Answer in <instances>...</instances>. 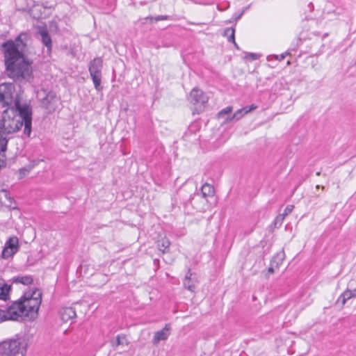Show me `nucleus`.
<instances>
[{
	"label": "nucleus",
	"instance_id": "4be33fe9",
	"mask_svg": "<svg viewBox=\"0 0 356 356\" xmlns=\"http://www.w3.org/2000/svg\"><path fill=\"white\" fill-rule=\"evenodd\" d=\"M112 346L115 348H117L118 346L120 345H128L127 340L126 339V337L124 335H118L116 337L115 341H113L111 342Z\"/></svg>",
	"mask_w": 356,
	"mask_h": 356
},
{
	"label": "nucleus",
	"instance_id": "bb28decb",
	"mask_svg": "<svg viewBox=\"0 0 356 356\" xmlns=\"http://www.w3.org/2000/svg\"><path fill=\"white\" fill-rule=\"evenodd\" d=\"M293 208H294V207L293 205L286 206V207L284 209V212L282 214L284 215V216L289 215V213H291L292 212Z\"/></svg>",
	"mask_w": 356,
	"mask_h": 356
},
{
	"label": "nucleus",
	"instance_id": "c756f323",
	"mask_svg": "<svg viewBox=\"0 0 356 356\" xmlns=\"http://www.w3.org/2000/svg\"><path fill=\"white\" fill-rule=\"evenodd\" d=\"M234 34H235V30L232 32L231 35H229V36L227 37V40L229 42H232V43H235V36H234Z\"/></svg>",
	"mask_w": 356,
	"mask_h": 356
},
{
	"label": "nucleus",
	"instance_id": "c85d7f7f",
	"mask_svg": "<svg viewBox=\"0 0 356 356\" xmlns=\"http://www.w3.org/2000/svg\"><path fill=\"white\" fill-rule=\"evenodd\" d=\"M168 15H158L157 17H154V19L156 22L160 21V20H166L168 19Z\"/></svg>",
	"mask_w": 356,
	"mask_h": 356
},
{
	"label": "nucleus",
	"instance_id": "4c0bfd02",
	"mask_svg": "<svg viewBox=\"0 0 356 356\" xmlns=\"http://www.w3.org/2000/svg\"><path fill=\"white\" fill-rule=\"evenodd\" d=\"M320 174H321V172H316V175H317V176H319V175H320Z\"/></svg>",
	"mask_w": 356,
	"mask_h": 356
},
{
	"label": "nucleus",
	"instance_id": "423d86ee",
	"mask_svg": "<svg viewBox=\"0 0 356 356\" xmlns=\"http://www.w3.org/2000/svg\"><path fill=\"white\" fill-rule=\"evenodd\" d=\"M102 67L103 60L99 57L95 58L90 62V75L92 78L95 89L98 91H100L102 89V87L101 86Z\"/></svg>",
	"mask_w": 356,
	"mask_h": 356
},
{
	"label": "nucleus",
	"instance_id": "7ed1b4c3",
	"mask_svg": "<svg viewBox=\"0 0 356 356\" xmlns=\"http://www.w3.org/2000/svg\"><path fill=\"white\" fill-rule=\"evenodd\" d=\"M27 346L26 339L17 334L0 343V356H25Z\"/></svg>",
	"mask_w": 356,
	"mask_h": 356
},
{
	"label": "nucleus",
	"instance_id": "c9c22d12",
	"mask_svg": "<svg viewBox=\"0 0 356 356\" xmlns=\"http://www.w3.org/2000/svg\"><path fill=\"white\" fill-rule=\"evenodd\" d=\"M273 271H274V270H273V267H270V268H268V272H270V273H273Z\"/></svg>",
	"mask_w": 356,
	"mask_h": 356
},
{
	"label": "nucleus",
	"instance_id": "0eeeda50",
	"mask_svg": "<svg viewBox=\"0 0 356 356\" xmlns=\"http://www.w3.org/2000/svg\"><path fill=\"white\" fill-rule=\"evenodd\" d=\"M188 99L195 106V109L199 113L203 111L209 98L202 90L194 88L191 91Z\"/></svg>",
	"mask_w": 356,
	"mask_h": 356
},
{
	"label": "nucleus",
	"instance_id": "473e14b6",
	"mask_svg": "<svg viewBox=\"0 0 356 356\" xmlns=\"http://www.w3.org/2000/svg\"><path fill=\"white\" fill-rule=\"evenodd\" d=\"M188 24H193V25H200V26L204 24V23H195V22H188Z\"/></svg>",
	"mask_w": 356,
	"mask_h": 356
},
{
	"label": "nucleus",
	"instance_id": "1a4fd4ad",
	"mask_svg": "<svg viewBox=\"0 0 356 356\" xmlns=\"http://www.w3.org/2000/svg\"><path fill=\"white\" fill-rule=\"evenodd\" d=\"M6 309L8 320H19V318L26 317V309H24V306H23L20 298L17 301L13 302L10 306H6Z\"/></svg>",
	"mask_w": 356,
	"mask_h": 356
},
{
	"label": "nucleus",
	"instance_id": "a211bd4d",
	"mask_svg": "<svg viewBox=\"0 0 356 356\" xmlns=\"http://www.w3.org/2000/svg\"><path fill=\"white\" fill-rule=\"evenodd\" d=\"M201 193L204 197H211L215 193L214 188L212 185L205 183L201 187Z\"/></svg>",
	"mask_w": 356,
	"mask_h": 356
},
{
	"label": "nucleus",
	"instance_id": "393cba45",
	"mask_svg": "<svg viewBox=\"0 0 356 356\" xmlns=\"http://www.w3.org/2000/svg\"><path fill=\"white\" fill-rule=\"evenodd\" d=\"M284 218L285 216L283 214L278 215L273 221L274 225L275 227L277 225L280 226L282 224Z\"/></svg>",
	"mask_w": 356,
	"mask_h": 356
},
{
	"label": "nucleus",
	"instance_id": "e433bc0d",
	"mask_svg": "<svg viewBox=\"0 0 356 356\" xmlns=\"http://www.w3.org/2000/svg\"><path fill=\"white\" fill-rule=\"evenodd\" d=\"M233 44H234V47H235L236 49H239L236 42H235V43H233Z\"/></svg>",
	"mask_w": 356,
	"mask_h": 356
},
{
	"label": "nucleus",
	"instance_id": "f704fd0d",
	"mask_svg": "<svg viewBox=\"0 0 356 356\" xmlns=\"http://www.w3.org/2000/svg\"><path fill=\"white\" fill-rule=\"evenodd\" d=\"M283 256H284V253H283V252H282V253H280V254H278L277 255V257H280V260H281V261H282V260H283Z\"/></svg>",
	"mask_w": 356,
	"mask_h": 356
},
{
	"label": "nucleus",
	"instance_id": "dca6fc26",
	"mask_svg": "<svg viewBox=\"0 0 356 356\" xmlns=\"http://www.w3.org/2000/svg\"><path fill=\"white\" fill-rule=\"evenodd\" d=\"M10 287L4 280L0 279V300H6L9 298Z\"/></svg>",
	"mask_w": 356,
	"mask_h": 356
},
{
	"label": "nucleus",
	"instance_id": "72a5a7b5",
	"mask_svg": "<svg viewBox=\"0 0 356 356\" xmlns=\"http://www.w3.org/2000/svg\"><path fill=\"white\" fill-rule=\"evenodd\" d=\"M243 13V12H242L241 13H240L239 15H238L235 17V20L236 21V20L239 19L241 17V16H242Z\"/></svg>",
	"mask_w": 356,
	"mask_h": 356
},
{
	"label": "nucleus",
	"instance_id": "39448f33",
	"mask_svg": "<svg viewBox=\"0 0 356 356\" xmlns=\"http://www.w3.org/2000/svg\"><path fill=\"white\" fill-rule=\"evenodd\" d=\"M15 87L13 83H2L0 84V105L3 107H14Z\"/></svg>",
	"mask_w": 356,
	"mask_h": 356
},
{
	"label": "nucleus",
	"instance_id": "b1692460",
	"mask_svg": "<svg viewBox=\"0 0 356 356\" xmlns=\"http://www.w3.org/2000/svg\"><path fill=\"white\" fill-rule=\"evenodd\" d=\"M232 106H231L225 108L218 113V118H222L225 115L229 114L232 111Z\"/></svg>",
	"mask_w": 356,
	"mask_h": 356
},
{
	"label": "nucleus",
	"instance_id": "f3484780",
	"mask_svg": "<svg viewBox=\"0 0 356 356\" xmlns=\"http://www.w3.org/2000/svg\"><path fill=\"white\" fill-rule=\"evenodd\" d=\"M170 245V241L166 237H163L158 241L157 247L163 254L169 252V248Z\"/></svg>",
	"mask_w": 356,
	"mask_h": 356
},
{
	"label": "nucleus",
	"instance_id": "7c9ffc66",
	"mask_svg": "<svg viewBox=\"0 0 356 356\" xmlns=\"http://www.w3.org/2000/svg\"><path fill=\"white\" fill-rule=\"evenodd\" d=\"M288 53H284V54H280V56H275V58L280 61L284 59L286 55H287Z\"/></svg>",
	"mask_w": 356,
	"mask_h": 356
},
{
	"label": "nucleus",
	"instance_id": "f03ea898",
	"mask_svg": "<svg viewBox=\"0 0 356 356\" xmlns=\"http://www.w3.org/2000/svg\"><path fill=\"white\" fill-rule=\"evenodd\" d=\"M32 113L27 105L22 106L19 101L16 100L15 107H8L0 115V140L5 139L6 144L9 135L18 131L22 125L24 126V134L30 136L31 133Z\"/></svg>",
	"mask_w": 356,
	"mask_h": 356
},
{
	"label": "nucleus",
	"instance_id": "412c9836",
	"mask_svg": "<svg viewBox=\"0 0 356 356\" xmlns=\"http://www.w3.org/2000/svg\"><path fill=\"white\" fill-rule=\"evenodd\" d=\"M245 109L243 108L238 109L237 111H236L233 115L227 117L225 122L227 123L231 122L233 120H235L236 121L240 120L244 115H245Z\"/></svg>",
	"mask_w": 356,
	"mask_h": 356
},
{
	"label": "nucleus",
	"instance_id": "2f4dec72",
	"mask_svg": "<svg viewBox=\"0 0 356 356\" xmlns=\"http://www.w3.org/2000/svg\"><path fill=\"white\" fill-rule=\"evenodd\" d=\"M248 58H251L252 60H256L257 59V55L253 53L250 54L248 56Z\"/></svg>",
	"mask_w": 356,
	"mask_h": 356
},
{
	"label": "nucleus",
	"instance_id": "ddd939ff",
	"mask_svg": "<svg viewBox=\"0 0 356 356\" xmlns=\"http://www.w3.org/2000/svg\"><path fill=\"white\" fill-rule=\"evenodd\" d=\"M60 318L63 321L67 322L76 316L75 309L72 307H64L60 311Z\"/></svg>",
	"mask_w": 356,
	"mask_h": 356
},
{
	"label": "nucleus",
	"instance_id": "20e7f679",
	"mask_svg": "<svg viewBox=\"0 0 356 356\" xmlns=\"http://www.w3.org/2000/svg\"><path fill=\"white\" fill-rule=\"evenodd\" d=\"M24 309H26V317L34 318L37 316L40 305L42 302V292L40 289L35 288L31 291H26L20 298Z\"/></svg>",
	"mask_w": 356,
	"mask_h": 356
},
{
	"label": "nucleus",
	"instance_id": "aec40b11",
	"mask_svg": "<svg viewBox=\"0 0 356 356\" xmlns=\"http://www.w3.org/2000/svg\"><path fill=\"white\" fill-rule=\"evenodd\" d=\"M6 148V142L5 139L0 140V168L5 165V152Z\"/></svg>",
	"mask_w": 356,
	"mask_h": 356
},
{
	"label": "nucleus",
	"instance_id": "5701e85b",
	"mask_svg": "<svg viewBox=\"0 0 356 356\" xmlns=\"http://www.w3.org/2000/svg\"><path fill=\"white\" fill-rule=\"evenodd\" d=\"M7 317L8 316H7L6 306L1 305L0 307V323L2 321H4L8 320V318H7Z\"/></svg>",
	"mask_w": 356,
	"mask_h": 356
},
{
	"label": "nucleus",
	"instance_id": "6ab92c4d",
	"mask_svg": "<svg viewBox=\"0 0 356 356\" xmlns=\"http://www.w3.org/2000/svg\"><path fill=\"white\" fill-rule=\"evenodd\" d=\"M13 280L14 283H20L24 285L31 284L33 282V279L31 275L14 277Z\"/></svg>",
	"mask_w": 356,
	"mask_h": 356
},
{
	"label": "nucleus",
	"instance_id": "4468645a",
	"mask_svg": "<svg viewBox=\"0 0 356 356\" xmlns=\"http://www.w3.org/2000/svg\"><path fill=\"white\" fill-rule=\"evenodd\" d=\"M38 35L41 38L42 42L47 47V50L51 49V38L49 34L48 31L45 28H41L38 31Z\"/></svg>",
	"mask_w": 356,
	"mask_h": 356
},
{
	"label": "nucleus",
	"instance_id": "9d476101",
	"mask_svg": "<svg viewBox=\"0 0 356 356\" xmlns=\"http://www.w3.org/2000/svg\"><path fill=\"white\" fill-rule=\"evenodd\" d=\"M19 250V240L17 236L10 237L5 243L2 250V257L8 259L13 256Z\"/></svg>",
	"mask_w": 356,
	"mask_h": 356
},
{
	"label": "nucleus",
	"instance_id": "2eb2a0df",
	"mask_svg": "<svg viewBox=\"0 0 356 356\" xmlns=\"http://www.w3.org/2000/svg\"><path fill=\"white\" fill-rule=\"evenodd\" d=\"M354 298H356V289H346L338 298L337 302L344 305L347 300Z\"/></svg>",
	"mask_w": 356,
	"mask_h": 356
},
{
	"label": "nucleus",
	"instance_id": "6e6552de",
	"mask_svg": "<svg viewBox=\"0 0 356 356\" xmlns=\"http://www.w3.org/2000/svg\"><path fill=\"white\" fill-rule=\"evenodd\" d=\"M38 97L42 107L48 110L49 112H53L56 109L58 99L55 92L42 90L38 92Z\"/></svg>",
	"mask_w": 356,
	"mask_h": 356
},
{
	"label": "nucleus",
	"instance_id": "f8f14e48",
	"mask_svg": "<svg viewBox=\"0 0 356 356\" xmlns=\"http://www.w3.org/2000/svg\"><path fill=\"white\" fill-rule=\"evenodd\" d=\"M196 283L197 280L195 277H192V273L189 269L183 282L184 286L188 291L194 292L196 288Z\"/></svg>",
	"mask_w": 356,
	"mask_h": 356
},
{
	"label": "nucleus",
	"instance_id": "f257e3e1",
	"mask_svg": "<svg viewBox=\"0 0 356 356\" xmlns=\"http://www.w3.org/2000/svg\"><path fill=\"white\" fill-rule=\"evenodd\" d=\"M20 34L15 40H9L1 45L4 57L5 73L15 82L20 83L30 81L33 78L31 63L24 58V53L26 44Z\"/></svg>",
	"mask_w": 356,
	"mask_h": 356
},
{
	"label": "nucleus",
	"instance_id": "9b49d317",
	"mask_svg": "<svg viewBox=\"0 0 356 356\" xmlns=\"http://www.w3.org/2000/svg\"><path fill=\"white\" fill-rule=\"evenodd\" d=\"M170 326L166 324L165 327L154 333L152 342L154 344H158L161 341L166 340L170 335Z\"/></svg>",
	"mask_w": 356,
	"mask_h": 356
},
{
	"label": "nucleus",
	"instance_id": "a878e982",
	"mask_svg": "<svg viewBox=\"0 0 356 356\" xmlns=\"http://www.w3.org/2000/svg\"><path fill=\"white\" fill-rule=\"evenodd\" d=\"M257 106L254 104H251L250 106L243 107L245 109V113H248L254 110H255Z\"/></svg>",
	"mask_w": 356,
	"mask_h": 356
},
{
	"label": "nucleus",
	"instance_id": "cd10ccee",
	"mask_svg": "<svg viewBox=\"0 0 356 356\" xmlns=\"http://www.w3.org/2000/svg\"><path fill=\"white\" fill-rule=\"evenodd\" d=\"M235 29L234 28H227L225 29L223 35L228 37L231 35L232 32H233Z\"/></svg>",
	"mask_w": 356,
	"mask_h": 356
}]
</instances>
